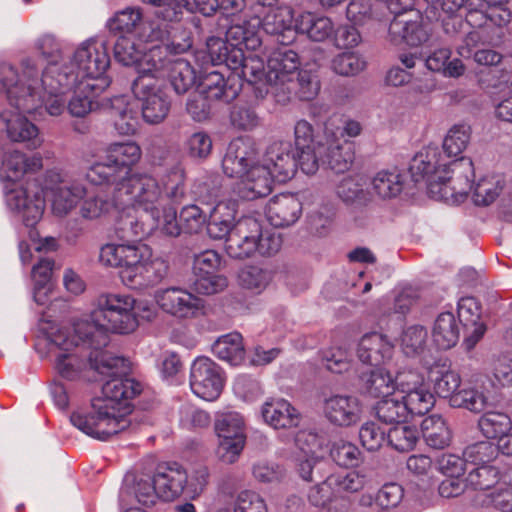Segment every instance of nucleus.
<instances>
[{"mask_svg": "<svg viewBox=\"0 0 512 512\" xmlns=\"http://www.w3.org/2000/svg\"><path fill=\"white\" fill-rule=\"evenodd\" d=\"M330 456L337 465L345 468L357 467L362 461V453L359 448L344 439L332 442Z\"/></svg>", "mask_w": 512, "mask_h": 512, "instance_id": "49", "label": "nucleus"}, {"mask_svg": "<svg viewBox=\"0 0 512 512\" xmlns=\"http://www.w3.org/2000/svg\"><path fill=\"white\" fill-rule=\"evenodd\" d=\"M300 65L298 53L287 46L273 50L267 60L266 81L270 88L266 92L278 96V92L295 77Z\"/></svg>", "mask_w": 512, "mask_h": 512, "instance_id": "16", "label": "nucleus"}, {"mask_svg": "<svg viewBox=\"0 0 512 512\" xmlns=\"http://www.w3.org/2000/svg\"><path fill=\"white\" fill-rule=\"evenodd\" d=\"M8 205L17 211L26 227H34L42 218L45 209L44 189L34 185L12 190L8 196Z\"/></svg>", "mask_w": 512, "mask_h": 512, "instance_id": "18", "label": "nucleus"}, {"mask_svg": "<svg viewBox=\"0 0 512 512\" xmlns=\"http://www.w3.org/2000/svg\"><path fill=\"white\" fill-rule=\"evenodd\" d=\"M42 167L41 156L26 157L25 154L16 150L9 152L3 161L6 178L13 182L20 180L25 174L40 171Z\"/></svg>", "mask_w": 512, "mask_h": 512, "instance_id": "36", "label": "nucleus"}, {"mask_svg": "<svg viewBox=\"0 0 512 512\" xmlns=\"http://www.w3.org/2000/svg\"><path fill=\"white\" fill-rule=\"evenodd\" d=\"M295 20L294 10L291 6L281 4L263 15H254L252 21L256 23L257 28H261L265 33L277 37V42L285 45L295 38Z\"/></svg>", "mask_w": 512, "mask_h": 512, "instance_id": "17", "label": "nucleus"}, {"mask_svg": "<svg viewBox=\"0 0 512 512\" xmlns=\"http://www.w3.org/2000/svg\"><path fill=\"white\" fill-rule=\"evenodd\" d=\"M374 191L382 198H392L400 194L403 189V180L399 173L381 171L373 178Z\"/></svg>", "mask_w": 512, "mask_h": 512, "instance_id": "55", "label": "nucleus"}, {"mask_svg": "<svg viewBox=\"0 0 512 512\" xmlns=\"http://www.w3.org/2000/svg\"><path fill=\"white\" fill-rule=\"evenodd\" d=\"M296 75V79L293 77L278 92V96H275L277 102H286L290 100L292 94L304 101H310L317 96L320 90V81L318 76L308 70H300Z\"/></svg>", "mask_w": 512, "mask_h": 512, "instance_id": "31", "label": "nucleus"}, {"mask_svg": "<svg viewBox=\"0 0 512 512\" xmlns=\"http://www.w3.org/2000/svg\"><path fill=\"white\" fill-rule=\"evenodd\" d=\"M302 214V203L293 194H280L270 199L266 217L274 227H288L295 224Z\"/></svg>", "mask_w": 512, "mask_h": 512, "instance_id": "27", "label": "nucleus"}, {"mask_svg": "<svg viewBox=\"0 0 512 512\" xmlns=\"http://www.w3.org/2000/svg\"><path fill=\"white\" fill-rule=\"evenodd\" d=\"M228 46L245 47L246 50L255 51L261 46L262 40L256 23L244 22L243 24H232L226 31Z\"/></svg>", "mask_w": 512, "mask_h": 512, "instance_id": "39", "label": "nucleus"}, {"mask_svg": "<svg viewBox=\"0 0 512 512\" xmlns=\"http://www.w3.org/2000/svg\"><path fill=\"white\" fill-rule=\"evenodd\" d=\"M53 213L57 216L67 215L86 195V188L78 182L61 181L50 188Z\"/></svg>", "mask_w": 512, "mask_h": 512, "instance_id": "32", "label": "nucleus"}, {"mask_svg": "<svg viewBox=\"0 0 512 512\" xmlns=\"http://www.w3.org/2000/svg\"><path fill=\"white\" fill-rule=\"evenodd\" d=\"M215 512H268V507L259 493L243 490L237 494L233 504L220 506Z\"/></svg>", "mask_w": 512, "mask_h": 512, "instance_id": "46", "label": "nucleus"}, {"mask_svg": "<svg viewBox=\"0 0 512 512\" xmlns=\"http://www.w3.org/2000/svg\"><path fill=\"white\" fill-rule=\"evenodd\" d=\"M177 205L168 201L161 207L158 217L149 216L146 219L131 213H123L119 217L117 230L138 239L157 230L164 235L177 237L183 232L180 217L177 218Z\"/></svg>", "mask_w": 512, "mask_h": 512, "instance_id": "11", "label": "nucleus"}, {"mask_svg": "<svg viewBox=\"0 0 512 512\" xmlns=\"http://www.w3.org/2000/svg\"><path fill=\"white\" fill-rule=\"evenodd\" d=\"M134 96L142 101L155 94H165L161 89V80L158 75L148 73L144 68H139V75L131 86Z\"/></svg>", "mask_w": 512, "mask_h": 512, "instance_id": "54", "label": "nucleus"}, {"mask_svg": "<svg viewBox=\"0 0 512 512\" xmlns=\"http://www.w3.org/2000/svg\"><path fill=\"white\" fill-rule=\"evenodd\" d=\"M186 175L179 167H173L160 180L144 172H135L128 182L122 184L123 197L115 206L122 208L123 213H130L125 207L132 206L134 212L141 210L143 219L149 216L158 217L161 207L168 201L180 204L186 197Z\"/></svg>", "mask_w": 512, "mask_h": 512, "instance_id": "4", "label": "nucleus"}, {"mask_svg": "<svg viewBox=\"0 0 512 512\" xmlns=\"http://www.w3.org/2000/svg\"><path fill=\"white\" fill-rule=\"evenodd\" d=\"M263 419L275 429L296 427L300 414L291 403L283 398H270L262 406Z\"/></svg>", "mask_w": 512, "mask_h": 512, "instance_id": "30", "label": "nucleus"}, {"mask_svg": "<svg viewBox=\"0 0 512 512\" xmlns=\"http://www.w3.org/2000/svg\"><path fill=\"white\" fill-rule=\"evenodd\" d=\"M450 407L465 408L478 413L489 407V401L483 393L465 389L450 394Z\"/></svg>", "mask_w": 512, "mask_h": 512, "instance_id": "53", "label": "nucleus"}, {"mask_svg": "<svg viewBox=\"0 0 512 512\" xmlns=\"http://www.w3.org/2000/svg\"><path fill=\"white\" fill-rule=\"evenodd\" d=\"M150 320L153 311L149 304L139 302L126 294H103L98 298V309L92 315L91 322L75 325L79 338L96 350L109 343L108 332L129 334L139 325L138 316Z\"/></svg>", "mask_w": 512, "mask_h": 512, "instance_id": "3", "label": "nucleus"}, {"mask_svg": "<svg viewBox=\"0 0 512 512\" xmlns=\"http://www.w3.org/2000/svg\"><path fill=\"white\" fill-rule=\"evenodd\" d=\"M421 431L430 448L444 450L448 446V425L441 415L426 417L421 423Z\"/></svg>", "mask_w": 512, "mask_h": 512, "instance_id": "40", "label": "nucleus"}, {"mask_svg": "<svg viewBox=\"0 0 512 512\" xmlns=\"http://www.w3.org/2000/svg\"><path fill=\"white\" fill-rule=\"evenodd\" d=\"M114 128H136L140 119V106L136 101H128L126 96L115 97L106 109Z\"/></svg>", "mask_w": 512, "mask_h": 512, "instance_id": "35", "label": "nucleus"}, {"mask_svg": "<svg viewBox=\"0 0 512 512\" xmlns=\"http://www.w3.org/2000/svg\"><path fill=\"white\" fill-rule=\"evenodd\" d=\"M397 386L396 378L383 371L376 369L371 371L365 383V392L373 398L384 399L394 394L395 387Z\"/></svg>", "mask_w": 512, "mask_h": 512, "instance_id": "51", "label": "nucleus"}, {"mask_svg": "<svg viewBox=\"0 0 512 512\" xmlns=\"http://www.w3.org/2000/svg\"><path fill=\"white\" fill-rule=\"evenodd\" d=\"M235 186V193L239 198L253 201L268 196L273 189L274 176L269 167L263 165L252 166Z\"/></svg>", "mask_w": 512, "mask_h": 512, "instance_id": "25", "label": "nucleus"}, {"mask_svg": "<svg viewBox=\"0 0 512 512\" xmlns=\"http://www.w3.org/2000/svg\"><path fill=\"white\" fill-rule=\"evenodd\" d=\"M474 176V166L470 158L450 160V190L453 191L450 202L460 204L467 199Z\"/></svg>", "mask_w": 512, "mask_h": 512, "instance_id": "29", "label": "nucleus"}, {"mask_svg": "<svg viewBox=\"0 0 512 512\" xmlns=\"http://www.w3.org/2000/svg\"><path fill=\"white\" fill-rule=\"evenodd\" d=\"M90 364L93 372L101 376L94 380L104 381L103 397L93 399L91 411L73 412L70 422L86 435L105 441L129 426L126 418L132 411L129 401L141 393L142 384L119 375L120 368L125 366L123 357L104 352Z\"/></svg>", "mask_w": 512, "mask_h": 512, "instance_id": "2", "label": "nucleus"}, {"mask_svg": "<svg viewBox=\"0 0 512 512\" xmlns=\"http://www.w3.org/2000/svg\"><path fill=\"white\" fill-rule=\"evenodd\" d=\"M170 101L166 94H155L142 100L141 115L149 125L160 124L168 115Z\"/></svg>", "mask_w": 512, "mask_h": 512, "instance_id": "50", "label": "nucleus"}, {"mask_svg": "<svg viewBox=\"0 0 512 512\" xmlns=\"http://www.w3.org/2000/svg\"><path fill=\"white\" fill-rule=\"evenodd\" d=\"M361 130H295L297 144L301 149L309 148L326 168L341 174L350 169L355 158L354 143Z\"/></svg>", "mask_w": 512, "mask_h": 512, "instance_id": "6", "label": "nucleus"}, {"mask_svg": "<svg viewBox=\"0 0 512 512\" xmlns=\"http://www.w3.org/2000/svg\"><path fill=\"white\" fill-rule=\"evenodd\" d=\"M503 175H488L481 178L474 187L473 201L477 206L493 203L505 187Z\"/></svg>", "mask_w": 512, "mask_h": 512, "instance_id": "43", "label": "nucleus"}, {"mask_svg": "<svg viewBox=\"0 0 512 512\" xmlns=\"http://www.w3.org/2000/svg\"><path fill=\"white\" fill-rule=\"evenodd\" d=\"M70 63L74 64L77 75L71 89L77 86L80 92L102 93L109 86L110 81L104 74L110 66V56L104 39L97 37L83 42Z\"/></svg>", "mask_w": 512, "mask_h": 512, "instance_id": "8", "label": "nucleus"}, {"mask_svg": "<svg viewBox=\"0 0 512 512\" xmlns=\"http://www.w3.org/2000/svg\"><path fill=\"white\" fill-rule=\"evenodd\" d=\"M48 340L59 350L55 355V370L61 378L68 381L90 380L86 371H93L90 363L100 359V354L104 351H98L85 343L75 329L74 334H70L67 329H59L49 334Z\"/></svg>", "mask_w": 512, "mask_h": 512, "instance_id": "7", "label": "nucleus"}, {"mask_svg": "<svg viewBox=\"0 0 512 512\" xmlns=\"http://www.w3.org/2000/svg\"><path fill=\"white\" fill-rule=\"evenodd\" d=\"M255 143L248 137L233 139L222 159V169L228 177L243 176L249 168L258 165Z\"/></svg>", "mask_w": 512, "mask_h": 512, "instance_id": "20", "label": "nucleus"}, {"mask_svg": "<svg viewBox=\"0 0 512 512\" xmlns=\"http://www.w3.org/2000/svg\"><path fill=\"white\" fill-rule=\"evenodd\" d=\"M152 478L158 498L164 501L175 500L187 489V472L177 462L159 463Z\"/></svg>", "mask_w": 512, "mask_h": 512, "instance_id": "21", "label": "nucleus"}, {"mask_svg": "<svg viewBox=\"0 0 512 512\" xmlns=\"http://www.w3.org/2000/svg\"><path fill=\"white\" fill-rule=\"evenodd\" d=\"M457 317L464 328L483 324L480 322L481 306L474 297H463L458 301Z\"/></svg>", "mask_w": 512, "mask_h": 512, "instance_id": "64", "label": "nucleus"}, {"mask_svg": "<svg viewBox=\"0 0 512 512\" xmlns=\"http://www.w3.org/2000/svg\"><path fill=\"white\" fill-rule=\"evenodd\" d=\"M219 439L218 453L223 461L233 463L244 448V421L235 412L220 415L214 425Z\"/></svg>", "mask_w": 512, "mask_h": 512, "instance_id": "13", "label": "nucleus"}, {"mask_svg": "<svg viewBox=\"0 0 512 512\" xmlns=\"http://www.w3.org/2000/svg\"><path fill=\"white\" fill-rule=\"evenodd\" d=\"M392 350L393 345L385 335L372 332L359 341L357 356L362 363L376 367L391 358Z\"/></svg>", "mask_w": 512, "mask_h": 512, "instance_id": "28", "label": "nucleus"}, {"mask_svg": "<svg viewBox=\"0 0 512 512\" xmlns=\"http://www.w3.org/2000/svg\"><path fill=\"white\" fill-rule=\"evenodd\" d=\"M199 81V92L211 101H233L241 91L239 79L229 74L227 77L218 70H206Z\"/></svg>", "mask_w": 512, "mask_h": 512, "instance_id": "24", "label": "nucleus"}, {"mask_svg": "<svg viewBox=\"0 0 512 512\" xmlns=\"http://www.w3.org/2000/svg\"><path fill=\"white\" fill-rule=\"evenodd\" d=\"M499 479V472L493 466L481 465L472 468L465 478L467 486L474 490H487L493 487Z\"/></svg>", "mask_w": 512, "mask_h": 512, "instance_id": "56", "label": "nucleus"}, {"mask_svg": "<svg viewBox=\"0 0 512 512\" xmlns=\"http://www.w3.org/2000/svg\"><path fill=\"white\" fill-rule=\"evenodd\" d=\"M179 215L183 233L197 234L207 225V215L197 205L184 206Z\"/></svg>", "mask_w": 512, "mask_h": 512, "instance_id": "58", "label": "nucleus"}, {"mask_svg": "<svg viewBox=\"0 0 512 512\" xmlns=\"http://www.w3.org/2000/svg\"><path fill=\"white\" fill-rule=\"evenodd\" d=\"M335 492L355 493L362 490L367 482L366 476L358 471H350L346 474H334L329 477Z\"/></svg>", "mask_w": 512, "mask_h": 512, "instance_id": "63", "label": "nucleus"}, {"mask_svg": "<svg viewBox=\"0 0 512 512\" xmlns=\"http://www.w3.org/2000/svg\"><path fill=\"white\" fill-rule=\"evenodd\" d=\"M419 439L416 427L408 425H397L387 432V443L399 452L413 450Z\"/></svg>", "mask_w": 512, "mask_h": 512, "instance_id": "52", "label": "nucleus"}, {"mask_svg": "<svg viewBox=\"0 0 512 512\" xmlns=\"http://www.w3.org/2000/svg\"><path fill=\"white\" fill-rule=\"evenodd\" d=\"M236 76L251 85L258 84L263 79L266 80L264 60L256 54H249L243 66L235 74Z\"/></svg>", "mask_w": 512, "mask_h": 512, "instance_id": "60", "label": "nucleus"}, {"mask_svg": "<svg viewBox=\"0 0 512 512\" xmlns=\"http://www.w3.org/2000/svg\"><path fill=\"white\" fill-rule=\"evenodd\" d=\"M478 426L488 439H498L512 429L510 417L502 412L488 411L481 416Z\"/></svg>", "mask_w": 512, "mask_h": 512, "instance_id": "48", "label": "nucleus"}, {"mask_svg": "<svg viewBox=\"0 0 512 512\" xmlns=\"http://www.w3.org/2000/svg\"><path fill=\"white\" fill-rule=\"evenodd\" d=\"M236 203L234 201L218 203L207 221V233L214 240L229 237L236 225Z\"/></svg>", "mask_w": 512, "mask_h": 512, "instance_id": "33", "label": "nucleus"}, {"mask_svg": "<svg viewBox=\"0 0 512 512\" xmlns=\"http://www.w3.org/2000/svg\"><path fill=\"white\" fill-rule=\"evenodd\" d=\"M295 30L306 34L313 41L321 42L332 35L334 26L327 17H316L310 12H304L296 18Z\"/></svg>", "mask_w": 512, "mask_h": 512, "instance_id": "38", "label": "nucleus"}, {"mask_svg": "<svg viewBox=\"0 0 512 512\" xmlns=\"http://www.w3.org/2000/svg\"><path fill=\"white\" fill-rule=\"evenodd\" d=\"M106 156L112 163L133 173V167L141 158V149L135 142H116L108 146Z\"/></svg>", "mask_w": 512, "mask_h": 512, "instance_id": "42", "label": "nucleus"}, {"mask_svg": "<svg viewBox=\"0 0 512 512\" xmlns=\"http://www.w3.org/2000/svg\"><path fill=\"white\" fill-rule=\"evenodd\" d=\"M260 235V222L253 217H244L236 222L234 230L225 241V251L234 259H245L256 252L255 239Z\"/></svg>", "mask_w": 512, "mask_h": 512, "instance_id": "22", "label": "nucleus"}, {"mask_svg": "<svg viewBox=\"0 0 512 512\" xmlns=\"http://www.w3.org/2000/svg\"><path fill=\"white\" fill-rule=\"evenodd\" d=\"M169 81L174 91L185 94L193 87L196 81V72L189 61L178 58L169 64Z\"/></svg>", "mask_w": 512, "mask_h": 512, "instance_id": "41", "label": "nucleus"}, {"mask_svg": "<svg viewBox=\"0 0 512 512\" xmlns=\"http://www.w3.org/2000/svg\"><path fill=\"white\" fill-rule=\"evenodd\" d=\"M388 34L393 44H407L412 47L422 45L429 38L420 11H410L407 15L394 17L389 24Z\"/></svg>", "mask_w": 512, "mask_h": 512, "instance_id": "19", "label": "nucleus"}, {"mask_svg": "<svg viewBox=\"0 0 512 512\" xmlns=\"http://www.w3.org/2000/svg\"><path fill=\"white\" fill-rule=\"evenodd\" d=\"M155 300L166 314L178 319H196L204 313L205 300L180 286L160 289L155 293Z\"/></svg>", "mask_w": 512, "mask_h": 512, "instance_id": "12", "label": "nucleus"}, {"mask_svg": "<svg viewBox=\"0 0 512 512\" xmlns=\"http://www.w3.org/2000/svg\"><path fill=\"white\" fill-rule=\"evenodd\" d=\"M359 439L367 451L373 452L379 450L387 442V433L376 422L368 421L360 427Z\"/></svg>", "mask_w": 512, "mask_h": 512, "instance_id": "57", "label": "nucleus"}, {"mask_svg": "<svg viewBox=\"0 0 512 512\" xmlns=\"http://www.w3.org/2000/svg\"><path fill=\"white\" fill-rule=\"evenodd\" d=\"M432 465L438 472L446 476L448 472L447 453H435L432 457L424 454H414L409 456L406 461L407 469L416 476L426 475Z\"/></svg>", "mask_w": 512, "mask_h": 512, "instance_id": "45", "label": "nucleus"}, {"mask_svg": "<svg viewBox=\"0 0 512 512\" xmlns=\"http://www.w3.org/2000/svg\"><path fill=\"white\" fill-rule=\"evenodd\" d=\"M448 133L443 137V152L428 145L417 152L409 163V173L415 183L425 181L430 198L445 201L448 183Z\"/></svg>", "mask_w": 512, "mask_h": 512, "instance_id": "9", "label": "nucleus"}, {"mask_svg": "<svg viewBox=\"0 0 512 512\" xmlns=\"http://www.w3.org/2000/svg\"><path fill=\"white\" fill-rule=\"evenodd\" d=\"M396 383L407 415L423 416L434 406V396L425 389L423 379L418 373L399 372L396 375Z\"/></svg>", "mask_w": 512, "mask_h": 512, "instance_id": "15", "label": "nucleus"}, {"mask_svg": "<svg viewBox=\"0 0 512 512\" xmlns=\"http://www.w3.org/2000/svg\"><path fill=\"white\" fill-rule=\"evenodd\" d=\"M133 173H129L126 169L121 168L116 163H112L105 156L104 161L93 163L86 172L87 180L94 185H110L114 186L113 200L115 203L120 197H123L122 184L128 182Z\"/></svg>", "mask_w": 512, "mask_h": 512, "instance_id": "26", "label": "nucleus"}, {"mask_svg": "<svg viewBox=\"0 0 512 512\" xmlns=\"http://www.w3.org/2000/svg\"><path fill=\"white\" fill-rule=\"evenodd\" d=\"M295 149L289 141L271 142L264 154L263 166L269 167L275 180L285 183L294 177L300 169L304 174L311 175L317 171V159L309 148L301 149L297 144L295 132Z\"/></svg>", "mask_w": 512, "mask_h": 512, "instance_id": "10", "label": "nucleus"}, {"mask_svg": "<svg viewBox=\"0 0 512 512\" xmlns=\"http://www.w3.org/2000/svg\"><path fill=\"white\" fill-rule=\"evenodd\" d=\"M141 53L136 44L125 35H120L114 44V58L124 66L138 65Z\"/></svg>", "mask_w": 512, "mask_h": 512, "instance_id": "61", "label": "nucleus"}, {"mask_svg": "<svg viewBox=\"0 0 512 512\" xmlns=\"http://www.w3.org/2000/svg\"><path fill=\"white\" fill-rule=\"evenodd\" d=\"M99 261L106 267L119 268L122 283L131 289H145L160 283L168 274L167 261L153 257L152 249L140 241L106 243Z\"/></svg>", "mask_w": 512, "mask_h": 512, "instance_id": "5", "label": "nucleus"}, {"mask_svg": "<svg viewBox=\"0 0 512 512\" xmlns=\"http://www.w3.org/2000/svg\"><path fill=\"white\" fill-rule=\"evenodd\" d=\"M142 22L143 14L140 8L126 7L108 20L107 27L113 34H131L137 31Z\"/></svg>", "mask_w": 512, "mask_h": 512, "instance_id": "44", "label": "nucleus"}, {"mask_svg": "<svg viewBox=\"0 0 512 512\" xmlns=\"http://www.w3.org/2000/svg\"><path fill=\"white\" fill-rule=\"evenodd\" d=\"M322 410L331 424L350 427L360 421L363 406L356 396L336 394L324 399Z\"/></svg>", "mask_w": 512, "mask_h": 512, "instance_id": "23", "label": "nucleus"}, {"mask_svg": "<svg viewBox=\"0 0 512 512\" xmlns=\"http://www.w3.org/2000/svg\"><path fill=\"white\" fill-rule=\"evenodd\" d=\"M190 387L192 392L206 401L216 400L223 389L222 370L208 357H197L190 368Z\"/></svg>", "mask_w": 512, "mask_h": 512, "instance_id": "14", "label": "nucleus"}, {"mask_svg": "<svg viewBox=\"0 0 512 512\" xmlns=\"http://www.w3.org/2000/svg\"><path fill=\"white\" fill-rule=\"evenodd\" d=\"M37 49L47 61L41 76L35 61L26 58L22 61L19 74L12 66L2 68V85L13 110L0 113V128H37L33 123L36 113L43 111L51 116L60 115L69 93L77 80L74 64H59L60 44L52 35H43L37 41Z\"/></svg>", "mask_w": 512, "mask_h": 512, "instance_id": "1", "label": "nucleus"}, {"mask_svg": "<svg viewBox=\"0 0 512 512\" xmlns=\"http://www.w3.org/2000/svg\"><path fill=\"white\" fill-rule=\"evenodd\" d=\"M207 48L214 64H225L234 76L248 56L244 53L245 47L228 46L220 38H210Z\"/></svg>", "mask_w": 512, "mask_h": 512, "instance_id": "34", "label": "nucleus"}, {"mask_svg": "<svg viewBox=\"0 0 512 512\" xmlns=\"http://www.w3.org/2000/svg\"><path fill=\"white\" fill-rule=\"evenodd\" d=\"M212 351L216 357L233 366L241 364L245 358L242 335L232 332L219 337L213 343Z\"/></svg>", "mask_w": 512, "mask_h": 512, "instance_id": "37", "label": "nucleus"}, {"mask_svg": "<svg viewBox=\"0 0 512 512\" xmlns=\"http://www.w3.org/2000/svg\"><path fill=\"white\" fill-rule=\"evenodd\" d=\"M375 409L378 419L386 424L401 423L408 417L401 395L395 393L381 399Z\"/></svg>", "mask_w": 512, "mask_h": 512, "instance_id": "47", "label": "nucleus"}, {"mask_svg": "<svg viewBox=\"0 0 512 512\" xmlns=\"http://www.w3.org/2000/svg\"><path fill=\"white\" fill-rule=\"evenodd\" d=\"M239 280L244 288L261 291L271 281V273L258 266H247L241 270Z\"/></svg>", "mask_w": 512, "mask_h": 512, "instance_id": "62", "label": "nucleus"}, {"mask_svg": "<svg viewBox=\"0 0 512 512\" xmlns=\"http://www.w3.org/2000/svg\"><path fill=\"white\" fill-rule=\"evenodd\" d=\"M366 62L363 58L354 52H343L335 56L332 60V69L335 73L342 76H353L365 68Z\"/></svg>", "mask_w": 512, "mask_h": 512, "instance_id": "59", "label": "nucleus"}]
</instances>
